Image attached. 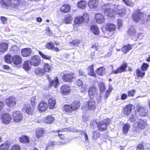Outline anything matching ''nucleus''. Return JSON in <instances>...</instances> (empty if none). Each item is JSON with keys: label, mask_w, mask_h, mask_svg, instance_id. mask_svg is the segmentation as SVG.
Segmentation results:
<instances>
[{"label": "nucleus", "mask_w": 150, "mask_h": 150, "mask_svg": "<svg viewBox=\"0 0 150 150\" xmlns=\"http://www.w3.org/2000/svg\"><path fill=\"white\" fill-rule=\"evenodd\" d=\"M80 103L79 100H76L74 101L71 105V108L73 111L76 110L78 109L80 107Z\"/></svg>", "instance_id": "25"}, {"label": "nucleus", "mask_w": 150, "mask_h": 150, "mask_svg": "<svg viewBox=\"0 0 150 150\" xmlns=\"http://www.w3.org/2000/svg\"><path fill=\"white\" fill-rule=\"evenodd\" d=\"M60 145V144H58V143L55 142L51 141L48 144V146H54L55 145Z\"/></svg>", "instance_id": "61"}, {"label": "nucleus", "mask_w": 150, "mask_h": 150, "mask_svg": "<svg viewBox=\"0 0 150 150\" xmlns=\"http://www.w3.org/2000/svg\"><path fill=\"white\" fill-rule=\"evenodd\" d=\"M11 119V116L8 113H6L2 115L1 120L3 123L7 125L10 122Z\"/></svg>", "instance_id": "10"}, {"label": "nucleus", "mask_w": 150, "mask_h": 150, "mask_svg": "<svg viewBox=\"0 0 150 150\" xmlns=\"http://www.w3.org/2000/svg\"><path fill=\"white\" fill-rule=\"evenodd\" d=\"M98 123L96 121L92 120L91 121L90 123V127L91 128L94 129L98 126Z\"/></svg>", "instance_id": "52"}, {"label": "nucleus", "mask_w": 150, "mask_h": 150, "mask_svg": "<svg viewBox=\"0 0 150 150\" xmlns=\"http://www.w3.org/2000/svg\"><path fill=\"white\" fill-rule=\"evenodd\" d=\"M149 67V65L147 63H143L141 67V69L142 71H146Z\"/></svg>", "instance_id": "48"}, {"label": "nucleus", "mask_w": 150, "mask_h": 150, "mask_svg": "<svg viewBox=\"0 0 150 150\" xmlns=\"http://www.w3.org/2000/svg\"><path fill=\"white\" fill-rule=\"evenodd\" d=\"M23 109L28 115H32L34 111L33 108H31L28 104H25L23 107Z\"/></svg>", "instance_id": "15"}, {"label": "nucleus", "mask_w": 150, "mask_h": 150, "mask_svg": "<svg viewBox=\"0 0 150 150\" xmlns=\"http://www.w3.org/2000/svg\"><path fill=\"white\" fill-rule=\"evenodd\" d=\"M40 62V57L36 56L32 57L30 61L31 64L35 66H38Z\"/></svg>", "instance_id": "12"}, {"label": "nucleus", "mask_w": 150, "mask_h": 150, "mask_svg": "<svg viewBox=\"0 0 150 150\" xmlns=\"http://www.w3.org/2000/svg\"><path fill=\"white\" fill-rule=\"evenodd\" d=\"M96 73L99 75L103 76L105 73V70L104 67H101L97 69Z\"/></svg>", "instance_id": "32"}, {"label": "nucleus", "mask_w": 150, "mask_h": 150, "mask_svg": "<svg viewBox=\"0 0 150 150\" xmlns=\"http://www.w3.org/2000/svg\"><path fill=\"white\" fill-rule=\"evenodd\" d=\"M63 110L69 114L71 115L72 113V110L70 105H65L63 107Z\"/></svg>", "instance_id": "33"}, {"label": "nucleus", "mask_w": 150, "mask_h": 150, "mask_svg": "<svg viewBox=\"0 0 150 150\" xmlns=\"http://www.w3.org/2000/svg\"><path fill=\"white\" fill-rule=\"evenodd\" d=\"M127 65L125 64H122L120 67L118 68L116 70H113L112 73L115 74H117L124 72L127 67Z\"/></svg>", "instance_id": "21"}, {"label": "nucleus", "mask_w": 150, "mask_h": 150, "mask_svg": "<svg viewBox=\"0 0 150 150\" xmlns=\"http://www.w3.org/2000/svg\"><path fill=\"white\" fill-rule=\"evenodd\" d=\"M98 4L97 0H90L88 3V6L90 8L94 9L97 7Z\"/></svg>", "instance_id": "20"}, {"label": "nucleus", "mask_w": 150, "mask_h": 150, "mask_svg": "<svg viewBox=\"0 0 150 150\" xmlns=\"http://www.w3.org/2000/svg\"><path fill=\"white\" fill-rule=\"evenodd\" d=\"M64 131V129H62L59 130L57 131V134L58 135L59 138L62 140H65L66 137L64 136L63 134L60 133V132H62Z\"/></svg>", "instance_id": "46"}, {"label": "nucleus", "mask_w": 150, "mask_h": 150, "mask_svg": "<svg viewBox=\"0 0 150 150\" xmlns=\"http://www.w3.org/2000/svg\"><path fill=\"white\" fill-rule=\"evenodd\" d=\"M59 83V80L57 77L55 78L54 80L49 81V86L50 88L54 86L55 88L57 87Z\"/></svg>", "instance_id": "26"}, {"label": "nucleus", "mask_w": 150, "mask_h": 150, "mask_svg": "<svg viewBox=\"0 0 150 150\" xmlns=\"http://www.w3.org/2000/svg\"><path fill=\"white\" fill-rule=\"evenodd\" d=\"M90 30L91 32L95 35L98 34L100 32L98 27L96 25H92L91 27Z\"/></svg>", "instance_id": "31"}, {"label": "nucleus", "mask_w": 150, "mask_h": 150, "mask_svg": "<svg viewBox=\"0 0 150 150\" xmlns=\"http://www.w3.org/2000/svg\"><path fill=\"white\" fill-rule=\"evenodd\" d=\"M19 140L21 142L24 143H29V139L28 137L23 135L19 138Z\"/></svg>", "instance_id": "37"}, {"label": "nucleus", "mask_w": 150, "mask_h": 150, "mask_svg": "<svg viewBox=\"0 0 150 150\" xmlns=\"http://www.w3.org/2000/svg\"><path fill=\"white\" fill-rule=\"evenodd\" d=\"M48 107V105L47 103L44 101H42L39 103L38 106V109L41 111H45Z\"/></svg>", "instance_id": "19"}, {"label": "nucleus", "mask_w": 150, "mask_h": 150, "mask_svg": "<svg viewBox=\"0 0 150 150\" xmlns=\"http://www.w3.org/2000/svg\"><path fill=\"white\" fill-rule=\"evenodd\" d=\"M44 132V129L42 128H38L36 132V135L37 138H39L42 137Z\"/></svg>", "instance_id": "30"}, {"label": "nucleus", "mask_w": 150, "mask_h": 150, "mask_svg": "<svg viewBox=\"0 0 150 150\" xmlns=\"http://www.w3.org/2000/svg\"><path fill=\"white\" fill-rule=\"evenodd\" d=\"M39 54L40 55L41 57L42 58L44 59H45L47 60H50L51 58V57L45 55L44 54H43L42 52L41 51H38Z\"/></svg>", "instance_id": "50"}, {"label": "nucleus", "mask_w": 150, "mask_h": 150, "mask_svg": "<svg viewBox=\"0 0 150 150\" xmlns=\"http://www.w3.org/2000/svg\"><path fill=\"white\" fill-rule=\"evenodd\" d=\"M54 120V117L52 116H48L44 119L43 121L45 123L49 124L52 123Z\"/></svg>", "instance_id": "36"}, {"label": "nucleus", "mask_w": 150, "mask_h": 150, "mask_svg": "<svg viewBox=\"0 0 150 150\" xmlns=\"http://www.w3.org/2000/svg\"><path fill=\"white\" fill-rule=\"evenodd\" d=\"M89 17V15L87 13H84L82 16H79L75 18L74 23L76 24L80 25L83 22H87Z\"/></svg>", "instance_id": "5"}, {"label": "nucleus", "mask_w": 150, "mask_h": 150, "mask_svg": "<svg viewBox=\"0 0 150 150\" xmlns=\"http://www.w3.org/2000/svg\"><path fill=\"white\" fill-rule=\"evenodd\" d=\"M35 99L36 97L35 96L32 97L30 98L31 103L33 107H34L35 106Z\"/></svg>", "instance_id": "57"}, {"label": "nucleus", "mask_w": 150, "mask_h": 150, "mask_svg": "<svg viewBox=\"0 0 150 150\" xmlns=\"http://www.w3.org/2000/svg\"><path fill=\"white\" fill-rule=\"evenodd\" d=\"M80 43V41L78 40H76L70 42L69 45L72 48L78 46V44Z\"/></svg>", "instance_id": "45"}, {"label": "nucleus", "mask_w": 150, "mask_h": 150, "mask_svg": "<svg viewBox=\"0 0 150 150\" xmlns=\"http://www.w3.org/2000/svg\"><path fill=\"white\" fill-rule=\"evenodd\" d=\"M100 135V133L97 131H93V138L96 140L98 139Z\"/></svg>", "instance_id": "47"}, {"label": "nucleus", "mask_w": 150, "mask_h": 150, "mask_svg": "<svg viewBox=\"0 0 150 150\" xmlns=\"http://www.w3.org/2000/svg\"><path fill=\"white\" fill-rule=\"evenodd\" d=\"M132 48V47L130 45H128L124 46L122 48V51L125 53H127Z\"/></svg>", "instance_id": "41"}, {"label": "nucleus", "mask_w": 150, "mask_h": 150, "mask_svg": "<svg viewBox=\"0 0 150 150\" xmlns=\"http://www.w3.org/2000/svg\"><path fill=\"white\" fill-rule=\"evenodd\" d=\"M137 116L136 115H132L130 117L129 120L131 122H134L136 120Z\"/></svg>", "instance_id": "60"}, {"label": "nucleus", "mask_w": 150, "mask_h": 150, "mask_svg": "<svg viewBox=\"0 0 150 150\" xmlns=\"http://www.w3.org/2000/svg\"><path fill=\"white\" fill-rule=\"evenodd\" d=\"M11 150H20V147L18 145H15L11 147Z\"/></svg>", "instance_id": "59"}, {"label": "nucleus", "mask_w": 150, "mask_h": 150, "mask_svg": "<svg viewBox=\"0 0 150 150\" xmlns=\"http://www.w3.org/2000/svg\"><path fill=\"white\" fill-rule=\"evenodd\" d=\"M8 45L6 42H3L0 44V52L4 53L8 49Z\"/></svg>", "instance_id": "27"}, {"label": "nucleus", "mask_w": 150, "mask_h": 150, "mask_svg": "<svg viewBox=\"0 0 150 150\" xmlns=\"http://www.w3.org/2000/svg\"><path fill=\"white\" fill-rule=\"evenodd\" d=\"M137 112L139 115L141 116H144L146 115L147 112V109L145 107L142 106L139 104L137 105Z\"/></svg>", "instance_id": "7"}, {"label": "nucleus", "mask_w": 150, "mask_h": 150, "mask_svg": "<svg viewBox=\"0 0 150 150\" xmlns=\"http://www.w3.org/2000/svg\"><path fill=\"white\" fill-rule=\"evenodd\" d=\"M56 103V100L54 98H50L49 100L48 106L49 108L52 109L55 108Z\"/></svg>", "instance_id": "28"}, {"label": "nucleus", "mask_w": 150, "mask_h": 150, "mask_svg": "<svg viewBox=\"0 0 150 150\" xmlns=\"http://www.w3.org/2000/svg\"><path fill=\"white\" fill-rule=\"evenodd\" d=\"M88 75L93 77H96V75L94 71L93 65L89 66L88 67Z\"/></svg>", "instance_id": "34"}, {"label": "nucleus", "mask_w": 150, "mask_h": 150, "mask_svg": "<svg viewBox=\"0 0 150 150\" xmlns=\"http://www.w3.org/2000/svg\"><path fill=\"white\" fill-rule=\"evenodd\" d=\"M86 6V2L84 1H81L78 3L77 6L78 8L84 9Z\"/></svg>", "instance_id": "39"}, {"label": "nucleus", "mask_w": 150, "mask_h": 150, "mask_svg": "<svg viewBox=\"0 0 150 150\" xmlns=\"http://www.w3.org/2000/svg\"><path fill=\"white\" fill-rule=\"evenodd\" d=\"M130 125L126 123L124 124L122 127V132L123 134H126L129 131L130 128Z\"/></svg>", "instance_id": "43"}, {"label": "nucleus", "mask_w": 150, "mask_h": 150, "mask_svg": "<svg viewBox=\"0 0 150 150\" xmlns=\"http://www.w3.org/2000/svg\"><path fill=\"white\" fill-rule=\"evenodd\" d=\"M12 57L9 54H8L4 57L5 62L8 63L10 64L12 62Z\"/></svg>", "instance_id": "40"}, {"label": "nucleus", "mask_w": 150, "mask_h": 150, "mask_svg": "<svg viewBox=\"0 0 150 150\" xmlns=\"http://www.w3.org/2000/svg\"><path fill=\"white\" fill-rule=\"evenodd\" d=\"M138 125L140 129H143L145 127L146 124V122L142 119H139L138 121Z\"/></svg>", "instance_id": "42"}, {"label": "nucleus", "mask_w": 150, "mask_h": 150, "mask_svg": "<svg viewBox=\"0 0 150 150\" xmlns=\"http://www.w3.org/2000/svg\"><path fill=\"white\" fill-rule=\"evenodd\" d=\"M99 87L100 91L101 92H103L105 89L104 84L103 83H100L99 84Z\"/></svg>", "instance_id": "56"}, {"label": "nucleus", "mask_w": 150, "mask_h": 150, "mask_svg": "<svg viewBox=\"0 0 150 150\" xmlns=\"http://www.w3.org/2000/svg\"><path fill=\"white\" fill-rule=\"evenodd\" d=\"M144 146L142 144H139L137 148V150H144Z\"/></svg>", "instance_id": "63"}, {"label": "nucleus", "mask_w": 150, "mask_h": 150, "mask_svg": "<svg viewBox=\"0 0 150 150\" xmlns=\"http://www.w3.org/2000/svg\"><path fill=\"white\" fill-rule=\"evenodd\" d=\"M95 18L96 23L99 24L102 23L104 21V16L101 13H97L96 14Z\"/></svg>", "instance_id": "18"}, {"label": "nucleus", "mask_w": 150, "mask_h": 150, "mask_svg": "<svg viewBox=\"0 0 150 150\" xmlns=\"http://www.w3.org/2000/svg\"><path fill=\"white\" fill-rule=\"evenodd\" d=\"M43 69L45 71V72H50L51 71V67L50 65L47 63H45Z\"/></svg>", "instance_id": "49"}, {"label": "nucleus", "mask_w": 150, "mask_h": 150, "mask_svg": "<svg viewBox=\"0 0 150 150\" xmlns=\"http://www.w3.org/2000/svg\"><path fill=\"white\" fill-rule=\"evenodd\" d=\"M31 52V50L29 48H25L22 49L21 51V54L22 56L24 57L29 56Z\"/></svg>", "instance_id": "23"}, {"label": "nucleus", "mask_w": 150, "mask_h": 150, "mask_svg": "<svg viewBox=\"0 0 150 150\" xmlns=\"http://www.w3.org/2000/svg\"><path fill=\"white\" fill-rule=\"evenodd\" d=\"M12 116L13 120L16 122H20L23 119L22 114L19 111L14 112Z\"/></svg>", "instance_id": "8"}, {"label": "nucleus", "mask_w": 150, "mask_h": 150, "mask_svg": "<svg viewBox=\"0 0 150 150\" xmlns=\"http://www.w3.org/2000/svg\"><path fill=\"white\" fill-rule=\"evenodd\" d=\"M101 10L106 16L112 17L115 14L122 16L125 14L126 8L121 5L109 4L102 5Z\"/></svg>", "instance_id": "1"}, {"label": "nucleus", "mask_w": 150, "mask_h": 150, "mask_svg": "<svg viewBox=\"0 0 150 150\" xmlns=\"http://www.w3.org/2000/svg\"><path fill=\"white\" fill-rule=\"evenodd\" d=\"M12 61L15 64L19 65L22 62V58L19 55H15L13 57Z\"/></svg>", "instance_id": "17"}, {"label": "nucleus", "mask_w": 150, "mask_h": 150, "mask_svg": "<svg viewBox=\"0 0 150 150\" xmlns=\"http://www.w3.org/2000/svg\"><path fill=\"white\" fill-rule=\"evenodd\" d=\"M5 103L9 107H13L16 104V99L14 98L10 97L6 99Z\"/></svg>", "instance_id": "14"}, {"label": "nucleus", "mask_w": 150, "mask_h": 150, "mask_svg": "<svg viewBox=\"0 0 150 150\" xmlns=\"http://www.w3.org/2000/svg\"><path fill=\"white\" fill-rule=\"evenodd\" d=\"M98 91L97 89L94 87H90L88 90V95L90 98L93 99L98 95Z\"/></svg>", "instance_id": "9"}, {"label": "nucleus", "mask_w": 150, "mask_h": 150, "mask_svg": "<svg viewBox=\"0 0 150 150\" xmlns=\"http://www.w3.org/2000/svg\"><path fill=\"white\" fill-rule=\"evenodd\" d=\"M136 92V91L134 90H131L127 92L128 97H133L134 96Z\"/></svg>", "instance_id": "55"}, {"label": "nucleus", "mask_w": 150, "mask_h": 150, "mask_svg": "<svg viewBox=\"0 0 150 150\" xmlns=\"http://www.w3.org/2000/svg\"><path fill=\"white\" fill-rule=\"evenodd\" d=\"M132 105H126L123 108V113L126 115H129L132 110Z\"/></svg>", "instance_id": "22"}, {"label": "nucleus", "mask_w": 150, "mask_h": 150, "mask_svg": "<svg viewBox=\"0 0 150 150\" xmlns=\"http://www.w3.org/2000/svg\"><path fill=\"white\" fill-rule=\"evenodd\" d=\"M23 68L26 71H28L30 69L29 62L25 61L23 64Z\"/></svg>", "instance_id": "51"}, {"label": "nucleus", "mask_w": 150, "mask_h": 150, "mask_svg": "<svg viewBox=\"0 0 150 150\" xmlns=\"http://www.w3.org/2000/svg\"><path fill=\"white\" fill-rule=\"evenodd\" d=\"M75 77V75L73 73L66 74L63 75L62 78L65 81L70 82Z\"/></svg>", "instance_id": "13"}, {"label": "nucleus", "mask_w": 150, "mask_h": 150, "mask_svg": "<svg viewBox=\"0 0 150 150\" xmlns=\"http://www.w3.org/2000/svg\"><path fill=\"white\" fill-rule=\"evenodd\" d=\"M45 46L49 49L52 50L54 47V44L52 43H49L46 44Z\"/></svg>", "instance_id": "58"}, {"label": "nucleus", "mask_w": 150, "mask_h": 150, "mask_svg": "<svg viewBox=\"0 0 150 150\" xmlns=\"http://www.w3.org/2000/svg\"><path fill=\"white\" fill-rule=\"evenodd\" d=\"M9 145L7 143H4L0 146V150H8Z\"/></svg>", "instance_id": "44"}, {"label": "nucleus", "mask_w": 150, "mask_h": 150, "mask_svg": "<svg viewBox=\"0 0 150 150\" xmlns=\"http://www.w3.org/2000/svg\"><path fill=\"white\" fill-rule=\"evenodd\" d=\"M128 96V95L125 93H122L121 95V100H124L126 99Z\"/></svg>", "instance_id": "62"}, {"label": "nucleus", "mask_w": 150, "mask_h": 150, "mask_svg": "<svg viewBox=\"0 0 150 150\" xmlns=\"http://www.w3.org/2000/svg\"><path fill=\"white\" fill-rule=\"evenodd\" d=\"M110 122V120L108 118L101 120L98 125V127L100 131H105L106 129L107 125Z\"/></svg>", "instance_id": "6"}, {"label": "nucleus", "mask_w": 150, "mask_h": 150, "mask_svg": "<svg viewBox=\"0 0 150 150\" xmlns=\"http://www.w3.org/2000/svg\"><path fill=\"white\" fill-rule=\"evenodd\" d=\"M21 1V0H7V3H6L3 0H0V4L4 7H10L15 8L18 7Z\"/></svg>", "instance_id": "4"}, {"label": "nucleus", "mask_w": 150, "mask_h": 150, "mask_svg": "<svg viewBox=\"0 0 150 150\" xmlns=\"http://www.w3.org/2000/svg\"><path fill=\"white\" fill-rule=\"evenodd\" d=\"M106 29L109 31H111L114 30L116 28V26L112 23H108L107 24L106 27Z\"/></svg>", "instance_id": "35"}, {"label": "nucleus", "mask_w": 150, "mask_h": 150, "mask_svg": "<svg viewBox=\"0 0 150 150\" xmlns=\"http://www.w3.org/2000/svg\"><path fill=\"white\" fill-rule=\"evenodd\" d=\"M122 21L121 20H118L117 21V25H118V28H119L122 25Z\"/></svg>", "instance_id": "64"}, {"label": "nucleus", "mask_w": 150, "mask_h": 150, "mask_svg": "<svg viewBox=\"0 0 150 150\" xmlns=\"http://www.w3.org/2000/svg\"><path fill=\"white\" fill-rule=\"evenodd\" d=\"M61 93L64 95L69 94L71 91L70 87L67 85H64L62 86L60 88Z\"/></svg>", "instance_id": "16"}, {"label": "nucleus", "mask_w": 150, "mask_h": 150, "mask_svg": "<svg viewBox=\"0 0 150 150\" xmlns=\"http://www.w3.org/2000/svg\"><path fill=\"white\" fill-rule=\"evenodd\" d=\"M141 69L139 68L136 70V74L137 77L143 78L144 76L145 72L143 71H141Z\"/></svg>", "instance_id": "38"}, {"label": "nucleus", "mask_w": 150, "mask_h": 150, "mask_svg": "<svg viewBox=\"0 0 150 150\" xmlns=\"http://www.w3.org/2000/svg\"><path fill=\"white\" fill-rule=\"evenodd\" d=\"M96 107V103L94 99H91L88 101L83 103L81 107L82 109L84 112L87 111L88 109L94 110Z\"/></svg>", "instance_id": "2"}, {"label": "nucleus", "mask_w": 150, "mask_h": 150, "mask_svg": "<svg viewBox=\"0 0 150 150\" xmlns=\"http://www.w3.org/2000/svg\"><path fill=\"white\" fill-rule=\"evenodd\" d=\"M70 6L66 4L62 5L61 7L60 11L63 13H67L70 11Z\"/></svg>", "instance_id": "29"}, {"label": "nucleus", "mask_w": 150, "mask_h": 150, "mask_svg": "<svg viewBox=\"0 0 150 150\" xmlns=\"http://www.w3.org/2000/svg\"><path fill=\"white\" fill-rule=\"evenodd\" d=\"M35 74L39 76L44 75L45 73V71L43 69L40 67L36 68L35 70Z\"/></svg>", "instance_id": "24"}, {"label": "nucleus", "mask_w": 150, "mask_h": 150, "mask_svg": "<svg viewBox=\"0 0 150 150\" xmlns=\"http://www.w3.org/2000/svg\"><path fill=\"white\" fill-rule=\"evenodd\" d=\"M132 18L134 21L136 22H139L141 23H143L145 20L143 13L138 9L134 11L132 15Z\"/></svg>", "instance_id": "3"}, {"label": "nucleus", "mask_w": 150, "mask_h": 150, "mask_svg": "<svg viewBox=\"0 0 150 150\" xmlns=\"http://www.w3.org/2000/svg\"><path fill=\"white\" fill-rule=\"evenodd\" d=\"M72 18L70 15L67 16L66 17L65 20V22L66 23H70L72 20Z\"/></svg>", "instance_id": "54"}, {"label": "nucleus", "mask_w": 150, "mask_h": 150, "mask_svg": "<svg viewBox=\"0 0 150 150\" xmlns=\"http://www.w3.org/2000/svg\"><path fill=\"white\" fill-rule=\"evenodd\" d=\"M125 4L130 7H133L134 5V3L128 0H122Z\"/></svg>", "instance_id": "53"}, {"label": "nucleus", "mask_w": 150, "mask_h": 150, "mask_svg": "<svg viewBox=\"0 0 150 150\" xmlns=\"http://www.w3.org/2000/svg\"><path fill=\"white\" fill-rule=\"evenodd\" d=\"M128 33L132 37L133 39H136L138 38V36L139 35L138 33L136 32V31L133 26H131L129 28L128 31Z\"/></svg>", "instance_id": "11"}]
</instances>
